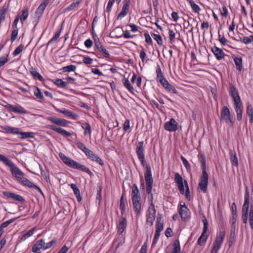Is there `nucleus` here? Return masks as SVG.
Listing matches in <instances>:
<instances>
[{
  "label": "nucleus",
  "mask_w": 253,
  "mask_h": 253,
  "mask_svg": "<svg viewBox=\"0 0 253 253\" xmlns=\"http://www.w3.org/2000/svg\"><path fill=\"white\" fill-rule=\"evenodd\" d=\"M250 196V193L247 186L246 187L245 193L244 196V204L242 209V218L243 222L247 224L248 222L249 214V222L251 229H253V200L251 201L250 208L249 205Z\"/></svg>",
  "instance_id": "1"
},
{
  "label": "nucleus",
  "mask_w": 253,
  "mask_h": 253,
  "mask_svg": "<svg viewBox=\"0 0 253 253\" xmlns=\"http://www.w3.org/2000/svg\"><path fill=\"white\" fill-rule=\"evenodd\" d=\"M229 91L234 102L235 109L237 113V119L238 121H240L242 119L243 110L241 108V100L239 95L238 90L233 84L230 83Z\"/></svg>",
  "instance_id": "2"
},
{
  "label": "nucleus",
  "mask_w": 253,
  "mask_h": 253,
  "mask_svg": "<svg viewBox=\"0 0 253 253\" xmlns=\"http://www.w3.org/2000/svg\"><path fill=\"white\" fill-rule=\"evenodd\" d=\"M198 158L202 169V173L200 177V181L198 185V188L204 193H205L207 190L209 177L206 171V159L204 154L203 153L199 154Z\"/></svg>",
  "instance_id": "3"
},
{
  "label": "nucleus",
  "mask_w": 253,
  "mask_h": 253,
  "mask_svg": "<svg viewBox=\"0 0 253 253\" xmlns=\"http://www.w3.org/2000/svg\"><path fill=\"white\" fill-rule=\"evenodd\" d=\"M58 155L62 162L68 167L86 172L90 175L93 174L92 172L85 166L75 161L68 157H67L63 153L60 152L59 153Z\"/></svg>",
  "instance_id": "4"
},
{
  "label": "nucleus",
  "mask_w": 253,
  "mask_h": 253,
  "mask_svg": "<svg viewBox=\"0 0 253 253\" xmlns=\"http://www.w3.org/2000/svg\"><path fill=\"white\" fill-rule=\"evenodd\" d=\"M0 161L2 162L6 166L10 168V171L12 174L18 181H20L23 177L24 173L16 167L14 163L5 156L0 154Z\"/></svg>",
  "instance_id": "5"
},
{
  "label": "nucleus",
  "mask_w": 253,
  "mask_h": 253,
  "mask_svg": "<svg viewBox=\"0 0 253 253\" xmlns=\"http://www.w3.org/2000/svg\"><path fill=\"white\" fill-rule=\"evenodd\" d=\"M146 171L144 173L145 179L146 181V190L147 194L151 193L152 189L153 179L152 175L151 168L150 166H145Z\"/></svg>",
  "instance_id": "6"
},
{
  "label": "nucleus",
  "mask_w": 253,
  "mask_h": 253,
  "mask_svg": "<svg viewBox=\"0 0 253 253\" xmlns=\"http://www.w3.org/2000/svg\"><path fill=\"white\" fill-rule=\"evenodd\" d=\"M143 141H139L136 144V153L138 158L143 167L147 166L145 158L144 149L143 148Z\"/></svg>",
  "instance_id": "7"
},
{
  "label": "nucleus",
  "mask_w": 253,
  "mask_h": 253,
  "mask_svg": "<svg viewBox=\"0 0 253 253\" xmlns=\"http://www.w3.org/2000/svg\"><path fill=\"white\" fill-rule=\"evenodd\" d=\"M4 106L9 111L19 114H25L28 113V111L27 110L19 105H18L17 106H14L10 104H7Z\"/></svg>",
  "instance_id": "8"
},
{
  "label": "nucleus",
  "mask_w": 253,
  "mask_h": 253,
  "mask_svg": "<svg viewBox=\"0 0 253 253\" xmlns=\"http://www.w3.org/2000/svg\"><path fill=\"white\" fill-rule=\"evenodd\" d=\"M164 128L169 132L175 131L178 129V123L173 118H171L169 121L165 123Z\"/></svg>",
  "instance_id": "9"
},
{
  "label": "nucleus",
  "mask_w": 253,
  "mask_h": 253,
  "mask_svg": "<svg viewBox=\"0 0 253 253\" xmlns=\"http://www.w3.org/2000/svg\"><path fill=\"white\" fill-rule=\"evenodd\" d=\"M179 213L183 221H185L190 217V211L189 209L185 206V204L180 205L179 210Z\"/></svg>",
  "instance_id": "10"
},
{
  "label": "nucleus",
  "mask_w": 253,
  "mask_h": 253,
  "mask_svg": "<svg viewBox=\"0 0 253 253\" xmlns=\"http://www.w3.org/2000/svg\"><path fill=\"white\" fill-rule=\"evenodd\" d=\"M46 119L58 126L64 127L67 126L69 123V122L65 119L56 117H48L46 118Z\"/></svg>",
  "instance_id": "11"
},
{
  "label": "nucleus",
  "mask_w": 253,
  "mask_h": 253,
  "mask_svg": "<svg viewBox=\"0 0 253 253\" xmlns=\"http://www.w3.org/2000/svg\"><path fill=\"white\" fill-rule=\"evenodd\" d=\"M211 51L213 53L215 57L218 60H221L224 59L226 54L221 48L217 47L216 45L211 48Z\"/></svg>",
  "instance_id": "12"
},
{
  "label": "nucleus",
  "mask_w": 253,
  "mask_h": 253,
  "mask_svg": "<svg viewBox=\"0 0 253 253\" xmlns=\"http://www.w3.org/2000/svg\"><path fill=\"white\" fill-rule=\"evenodd\" d=\"M130 0H123V6L122 7L121 11L119 13L118 15V18H122L126 15L128 13L129 2Z\"/></svg>",
  "instance_id": "13"
},
{
  "label": "nucleus",
  "mask_w": 253,
  "mask_h": 253,
  "mask_svg": "<svg viewBox=\"0 0 253 253\" xmlns=\"http://www.w3.org/2000/svg\"><path fill=\"white\" fill-rule=\"evenodd\" d=\"M3 194L5 197L10 199H13L16 201L20 202H23L25 201V199L22 196L16 194L14 193H12L9 191H4Z\"/></svg>",
  "instance_id": "14"
},
{
  "label": "nucleus",
  "mask_w": 253,
  "mask_h": 253,
  "mask_svg": "<svg viewBox=\"0 0 253 253\" xmlns=\"http://www.w3.org/2000/svg\"><path fill=\"white\" fill-rule=\"evenodd\" d=\"M40 249L45 250L44 241L43 239H40L36 241L32 247V251L34 253H41Z\"/></svg>",
  "instance_id": "15"
},
{
  "label": "nucleus",
  "mask_w": 253,
  "mask_h": 253,
  "mask_svg": "<svg viewBox=\"0 0 253 253\" xmlns=\"http://www.w3.org/2000/svg\"><path fill=\"white\" fill-rule=\"evenodd\" d=\"M46 127L52 129L64 136L70 137L71 136V133L70 132L66 131L62 128L57 127L55 126L48 125L46 126Z\"/></svg>",
  "instance_id": "16"
},
{
  "label": "nucleus",
  "mask_w": 253,
  "mask_h": 253,
  "mask_svg": "<svg viewBox=\"0 0 253 253\" xmlns=\"http://www.w3.org/2000/svg\"><path fill=\"white\" fill-rule=\"evenodd\" d=\"M230 112L227 106H223L221 111L220 121L224 122L227 120H230Z\"/></svg>",
  "instance_id": "17"
},
{
  "label": "nucleus",
  "mask_w": 253,
  "mask_h": 253,
  "mask_svg": "<svg viewBox=\"0 0 253 253\" xmlns=\"http://www.w3.org/2000/svg\"><path fill=\"white\" fill-rule=\"evenodd\" d=\"M20 182L25 186H28V187L30 188H33L35 189L42 195H43V192H42V190L40 189L39 187L35 185L34 183H33L30 180L27 179L26 178H23L22 179Z\"/></svg>",
  "instance_id": "18"
},
{
  "label": "nucleus",
  "mask_w": 253,
  "mask_h": 253,
  "mask_svg": "<svg viewBox=\"0 0 253 253\" xmlns=\"http://www.w3.org/2000/svg\"><path fill=\"white\" fill-rule=\"evenodd\" d=\"M58 112L62 113L64 114L65 116H67L72 119L76 120L77 118L78 117V115L71 111H70L68 109H56V110Z\"/></svg>",
  "instance_id": "19"
},
{
  "label": "nucleus",
  "mask_w": 253,
  "mask_h": 253,
  "mask_svg": "<svg viewBox=\"0 0 253 253\" xmlns=\"http://www.w3.org/2000/svg\"><path fill=\"white\" fill-rule=\"evenodd\" d=\"M141 199L132 200L134 211L137 215L141 213V205L140 203Z\"/></svg>",
  "instance_id": "20"
},
{
  "label": "nucleus",
  "mask_w": 253,
  "mask_h": 253,
  "mask_svg": "<svg viewBox=\"0 0 253 253\" xmlns=\"http://www.w3.org/2000/svg\"><path fill=\"white\" fill-rule=\"evenodd\" d=\"M127 225V220L124 217H122L119 224L117 226L118 233L119 234H121L123 233Z\"/></svg>",
  "instance_id": "21"
},
{
  "label": "nucleus",
  "mask_w": 253,
  "mask_h": 253,
  "mask_svg": "<svg viewBox=\"0 0 253 253\" xmlns=\"http://www.w3.org/2000/svg\"><path fill=\"white\" fill-rule=\"evenodd\" d=\"M156 218V212L147 211L146 212V224L152 226Z\"/></svg>",
  "instance_id": "22"
},
{
  "label": "nucleus",
  "mask_w": 253,
  "mask_h": 253,
  "mask_svg": "<svg viewBox=\"0 0 253 253\" xmlns=\"http://www.w3.org/2000/svg\"><path fill=\"white\" fill-rule=\"evenodd\" d=\"M85 155L92 161H95L97 163H98L100 165H103V163H102V160L99 158L98 156L95 155L92 151L90 150L89 149L87 151V152L85 153Z\"/></svg>",
  "instance_id": "23"
},
{
  "label": "nucleus",
  "mask_w": 253,
  "mask_h": 253,
  "mask_svg": "<svg viewBox=\"0 0 253 253\" xmlns=\"http://www.w3.org/2000/svg\"><path fill=\"white\" fill-rule=\"evenodd\" d=\"M163 227L164 221L163 217L161 214H159L157 217L156 228L155 232L161 233V232L163 230Z\"/></svg>",
  "instance_id": "24"
},
{
  "label": "nucleus",
  "mask_w": 253,
  "mask_h": 253,
  "mask_svg": "<svg viewBox=\"0 0 253 253\" xmlns=\"http://www.w3.org/2000/svg\"><path fill=\"white\" fill-rule=\"evenodd\" d=\"M82 0H73V2L64 9V12L73 10L75 8L79 6Z\"/></svg>",
  "instance_id": "25"
},
{
  "label": "nucleus",
  "mask_w": 253,
  "mask_h": 253,
  "mask_svg": "<svg viewBox=\"0 0 253 253\" xmlns=\"http://www.w3.org/2000/svg\"><path fill=\"white\" fill-rule=\"evenodd\" d=\"M30 72L31 75L33 76L35 79H37L39 80L40 81H43L44 80L42 76V75L37 71V70L31 67L30 69Z\"/></svg>",
  "instance_id": "26"
},
{
  "label": "nucleus",
  "mask_w": 253,
  "mask_h": 253,
  "mask_svg": "<svg viewBox=\"0 0 253 253\" xmlns=\"http://www.w3.org/2000/svg\"><path fill=\"white\" fill-rule=\"evenodd\" d=\"M52 82L58 87L64 88H67L69 85L68 82H64L62 79H56L53 80Z\"/></svg>",
  "instance_id": "27"
},
{
  "label": "nucleus",
  "mask_w": 253,
  "mask_h": 253,
  "mask_svg": "<svg viewBox=\"0 0 253 253\" xmlns=\"http://www.w3.org/2000/svg\"><path fill=\"white\" fill-rule=\"evenodd\" d=\"M237 70L241 71L243 69V61L240 56L235 57L233 58Z\"/></svg>",
  "instance_id": "28"
},
{
  "label": "nucleus",
  "mask_w": 253,
  "mask_h": 253,
  "mask_svg": "<svg viewBox=\"0 0 253 253\" xmlns=\"http://www.w3.org/2000/svg\"><path fill=\"white\" fill-rule=\"evenodd\" d=\"M141 199L139 194V190L136 184H134L132 187V200Z\"/></svg>",
  "instance_id": "29"
},
{
  "label": "nucleus",
  "mask_w": 253,
  "mask_h": 253,
  "mask_svg": "<svg viewBox=\"0 0 253 253\" xmlns=\"http://www.w3.org/2000/svg\"><path fill=\"white\" fill-rule=\"evenodd\" d=\"M203 223H204L203 231L202 234L201 235V236L200 237H202V239L204 240V242H206L207 240L208 237V235L207 234H206V233L208 229V222L206 219H205L203 220Z\"/></svg>",
  "instance_id": "30"
},
{
  "label": "nucleus",
  "mask_w": 253,
  "mask_h": 253,
  "mask_svg": "<svg viewBox=\"0 0 253 253\" xmlns=\"http://www.w3.org/2000/svg\"><path fill=\"white\" fill-rule=\"evenodd\" d=\"M156 73L157 74V78L160 83L166 79L164 76L163 75L160 66L159 64H157L156 69Z\"/></svg>",
  "instance_id": "31"
},
{
  "label": "nucleus",
  "mask_w": 253,
  "mask_h": 253,
  "mask_svg": "<svg viewBox=\"0 0 253 253\" xmlns=\"http://www.w3.org/2000/svg\"><path fill=\"white\" fill-rule=\"evenodd\" d=\"M36 229V228L35 227H33V228L29 230L27 233H26L25 234L23 235L22 236V237H21L20 241H25L29 237L32 236L33 235L34 232L35 231Z\"/></svg>",
  "instance_id": "32"
},
{
  "label": "nucleus",
  "mask_w": 253,
  "mask_h": 253,
  "mask_svg": "<svg viewBox=\"0 0 253 253\" xmlns=\"http://www.w3.org/2000/svg\"><path fill=\"white\" fill-rule=\"evenodd\" d=\"M230 159L233 166H237L238 165V159L236 155V153L234 151H230Z\"/></svg>",
  "instance_id": "33"
},
{
  "label": "nucleus",
  "mask_w": 253,
  "mask_h": 253,
  "mask_svg": "<svg viewBox=\"0 0 253 253\" xmlns=\"http://www.w3.org/2000/svg\"><path fill=\"white\" fill-rule=\"evenodd\" d=\"M21 135L20 138L22 139H25L27 138H34L35 133L32 132H20Z\"/></svg>",
  "instance_id": "34"
},
{
  "label": "nucleus",
  "mask_w": 253,
  "mask_h": 253,
  "mask_svg": "<svg viewBox=\"0 0 253 253\" xmlns=\"http://www.w3.org/2000/svg\"><path fill=\"white\" fill-rule=\"evenodd\" d=\"M151 35L154 40L157 42L158 45H161L163 44V40L160 35L151 33Z\"/></svg>",
  "instance_id": "35"
},
{
  "label": "nucleus",
  "mask_w": 253,
  "mask_h": 253,
  "mask_svg": "<svg viewBox=\"0 0 253 253\" xmlns=\"http://www.w3.org/2000/svg\"><path fill=\"white\" fill-rule=\"evenodd\" d=\"M173 245L174 248L172 253H180L181 249L179 240H175Z\"/></svg>",
  "instance_id": "36"
},
{
  "label": "nucleus",
  "mask_w": 253,
  "mask_h": 253,
  "mask_svg": "<svg viewBox=\"0 0 253 253\" xmlns=\"http://www.w3.org/2000/svg\"><path fill=\"white\" fill-rule=\"evenodd\" d=\"M46 6V4H44V3H42L37 8L36 10V14L38 15H41L43 13Z\"/></svg>",
  "instance_id": "37"
},
{
  "label": "nucleus",
  "mask_w": 253,
  "mask_h": 253,
  "mask_svg": "<svg viewBox=\"0 0 253 253\" xmlns=\"http://www.w3.org/2000/svg\"><path fill=\"white\" fill-rule=\"evenodd\" d=\"M77 69V66L74 65H70L62 68V70L63 72H70L74 71Z\"/></svg>",
  "instance_id": "38"
},
{
  "label": "nucleus",
  "mask_w": 253,
  "mask_h": 253,
  "mask_svg": "<svg viewBox=\"0 0 253 253\" xmlns=\"http://www.w3.org/2000/svg\"><path fill=\"white\" fill-rule=\"evenodd\" d=\"M124 85L131 93H134V88L127 79H126L124 82Z\"/></svg>",
  "instance_id": "39"
},
{
  "label": "nucleus",
  "mask_w": 253,
  "mask_h": 253,
  "mask_svg": "<svg viewBox=\"0 0 253 253\" xmlns=\"http://www.w3.org/2000/svg\"><path fill=\"white\" fill-rule=\"evenodd\" d=\"M225 232L223 231H220L218 233V234L217 235L216 237V239L215 241H216L217 243H219L221 244H222V242L223 241L224 238L225 237Z\"/></svg>",
  "instance_id": "40"
},
{
  "label": "nucleus",
  "mask_w": 253,
  "mask_h": 253,
  "mask_svg": "<svg viewBox=\"0 0 253 253\" xmlns=\"http://www.w3.org/2000/svg\"><path fill=\"white\" fill-rule=\"evenodd\" d=\"M82 126L83 129L85 130V131L84 132L85 135L86 134H90L91 131V127L88 123H84L82 124Z\"/></svg>",
  "instance_id": "41"
},
{
  "label": "nucleus",
  "mask_w": 253,
  "mask_h": 253,
  "mask_svg": "<svg viewBox=\"0 0 253 253\" xmlns=\"http://www.w3.org/2000/svg\"><path fill=\"white\" fill-rule=\"evenodd\" d=\"M19 218V216L17 217H15V218H11L8 220H7L4 222H3L1 224L0 226V227L2 229L3 228L7 227V226H8L10 223L13 222L14 221H15L17 219Z\"/></svg>",
  "instance_id": "42"
},
{
  "label": "nucleus",
  "mask_w": 253,
  "mask_h": 253,
  "mask_svg": "<svg viewBox=\"0 0 253 253\" xmlns=\"http://www.w3.org/2000/svg\"><path fill=\"white\" fill-rule=\"evenodd\" d=\"M174 180L175 182L176 183L177 185L184 183V181H183L182 176L178 173H175Z\"/></svg>",
  "instance_id": "43"
},
{
  "label": "nucleus",
  "mask_w": 253,
  "mask_h": 253,
  "mask_svg": "<svg viewBox=\"0 0 253 253\" xmlns=\"http://www.w3.org/2000/svg\"><path fill=\"white\" fill-rule=\"evenodd\" d=\"M28 9H25L22 10V14L20 17V21L22 23H23V22L27 18L28 16Z\"/></svg>",
  "instance_id": "44"
},
{
  "label": "nucleus",
  "mask_w": 253,
  "mask_h": 253,
  "mask_svg": "<svg viewBox=\"0 0 253 253\" xmlns=\"http://www.w3.org/2000/svg\"><path fill=\"white\" fill-rule=\"evenodd\" d=\"M34 95L38 98H39L41 100H43L44 99V97H43V95L42 94V93L41 90L40 89V88H39L38 87H35V89L34 91Z\"/></svg>",
  "instance_id": "45"
},
{
  "label": "nucleus",
  "mask_w": 253,
  "mask_h": 253,
  "mask_svg": "<svg viewBox=\"0 0 253 253\" xmlns=\"http://www.w3.org/2000/svg\"><path fill=\"white\" fill-rule=\"evenodd\" d=\"M62 30V28L57 32H56L54 36L48 42V44H51L55 42L59 38L60 36L61 31Z\"/></svg>",
  "instance_id": "46"
},
{
  "label": "nucleus",
  "mask_w": 253,
  "mask_h": 253,
  "mask_svg": "<svg viewBox=\"0 0 253 253\" xmlns=\"http://www.w3.org/2000/svg\"><path fill=\"white\" fill-rule=\"evenodd\" d=\"M184 185L185 186V187H186L185 197L188 200L190 201V192L187 181L186 180H184Z\"/></svg>",
  "instance_id": "47"
},
{
  "label": "nucleus",
  "mask_w": 253,
  "mask_h": 253,
  "mask_svg": "<svg viewBox=\"0 0 253 253\" xmlns=\"http://www.w3.org/2000/svg\"><path fill=\"white\" fill-rule=\"evenodd\" d=\"M167 91L172 93L173 94H177V91L176 88L170 84H169L166 87L164 88Z\"/></svg>",
  "instance_id": "48"
},
{
  "label": "nucleus",
  "mask_w": 253,
  "mask_h": 253,
  "mask_svg": "<svg viewBox=\"0 0 253 253\" xmlns=\"http://www.w3.org/2000/svg\"><path fill=\"white\" fill-rule=\"evenodd\" d=\"M5 129L8 132L12 133V134H19L20 132L19 131V129L16 127H13L10 126H7Z\"/></svg>",
  "instance_id": "49"
},
{
  "label": "nucleus",
  "mask_w": 253,
  "mask_h": 253,
  "mask_svg": "<svg viewBox=\"0 0 253 253\" xmlns=\"http://www.w3.org/2000/svg\"><path fill=\"white\" fill-rule=\"evenodd\" d=\"M24 45L20 44L13 51L12 54L14 56L18 55L24 49Z\"/></svg>",
  "instance_id": "50"
},
{
  "label": "nucleus",
  "mask_w": 253,
  "mask_h": 253,
  "mask_svg": "<svg viewBox=\"0 0 253 253\" xmlns=\"http://www.w3.org/2000/svg\"><path fill=\"white\" fill-rule=\"evenodd\" d=\"M180 158L187 171H189L191 169L188 161L182 156H181Z\"/></svg>",
  "instance_id": "51"
},
{
  "label": "nucleus",
  "mask_w": 253,
  "mask_h": 253,
  "mask_svg": "<svg viewBox=\"0 0 253 253\" xmlns=\"http://www.w3.org/2000/svg\"><path fill=\"white\" fill-rule=\"evenodd\" d=\"M76 144L77 146L80 149H81L82 151H83L85 154L87 152V151H88L89 150L82 142H78L76 143Z\"/></svg>",
  "instance_id": "52"
},
{
  "label": "nucleus",
  "mask_w": 253,
  "mask_h": 253,
  "mask_svg": "<svg viewBox=\"0 0 253 253\" xmlns=\"http://www.w3.org/2000/svg\"><path fill=\"white\" fill-rule=\"evenodd\" d=\"M18 33V29H14L12 31L10 40L12 42H14L17 38Z\"/></svg>",
  "instance_id": "53"
},
{
  "label": "nucleus",
  "mask_w": 253,
  "mask_h": 253,
  "mask_svg": "<svg viewBox=\"0 0 253 253\" xmlns=\"http://www.w3.org/2000/svg\"><path fill=\"white\" fill-rule=\"evenodd\" d=\"M8 61V54L0 57V68Z\"/></svg>",
  "instance_id": "54"
},
{
  "label": "nucleus",
  "mask_w": 253,
  "mask_h": 253,
  "mask_svg": "<svg viewBox=\"0 0 253 253\" xmlns=\"http://www.w3.org/2000/svg\"><path fill=\"white\" fill-rule=\"evenodd\" d=\"M247 114L248 116H253V108L250 103H248L247 106Z\"/></svg>",
  "instance_id": "55"
},
{
  "label": "nucleus",
  "mask_w": 253,
  "mask_h": 253,
  "mask_svg": "<svg viewBox=\"0 0 253 253\" xmlns=\"http://www.w3.org/2000/svg\"><path fill=\"white\" fill-rule=\"evenodd\" d=\"M56 243V240H52V241H51L50 242H48L47 243H45L44 242V249H45V250L50 248L53 245H54Z\"/></svg>",
  "instance_id": "56"
},
{
  "label": "nucleus",
  "mask_w": 253,
  "mask_h": 253,
  "mask_svg": "<svg viewBox=\"0 0 253 253\" xmlns=\"http://www.w3.org/2000/svg\"><path fill=\"white\" fill-rule=\"evenodd\" d=\"M144 36L145 37V42H146V43L149 45H151L153 43V42L151 38L150 37L148 33H145L144 34Z\"/></svg>",
  "instance_id": "57"
},
{
  "label": "nucleus",
  "mask_w": 253,
  "mask_h": 253,
  "mask_svg": "<svg viewBox=\"0 0 253 253\" xmlns=\"http://www.w3.org/2000/svg\"><path fill=\"white\" fill-rule=\"evenodd\" d=\"M160 236V233L155 232L154 237L152 242V246H155L156 244L158 242L159 237Z\"/></svg>",
  "instance_id": "58"
},
{
  "label": "nucleus",
  "mask_w": 253,
  "mask_h": 253,
  "mask_svg": "<svg viewBox=\"0 0 253 253\" xmlns=\"http://www.w3.org/2000/svg\"><path fill=\"white\" fill-rule=\"evenodd\" d=\"M70 186H71V188L73 189L74 194L76 195H79V193H80V191L79 189L77 187V185L75 184L72 183L70 185Z\"/></svg>",
  "instance_id": "59"
},
{
  "label": "nucleus",
  "mask_w": 253,
  "mask_h": 253,
  "mask_svg": "<svg viewBox=\"0 0 253 253\" xmlns=\"http://www.w3.org/2000/svg\"><path fill=\"white\" fill-rule=\"evenodd\" d=\"M241 41L246 44H250L252 43L251 38L250 37H244L243 39H241Z\"/></svg>",
  "instance_id": "60"
},
{
  "label": "nucleus",
  "mask_w": 253,
  "mask_h": 253,
  "mask_svg": "<svg viewBox=\"0 0 253 253\" xmlns=\"http://www.w3.org/2000/svg\"><path fill=\"white\" fill-rule=\"evenodd\" d=\"M98 50L104 54L105 57H109L110 54L109 52L103 46H102V48H100Z\"/></svg>",
  "instance_id": "61"
},
{
  "label": "nucleus",
  "mask_w": 253,
  "mask_h": 253,
  "mask_svg": "<svg viewBox=\"0 0 253 253\" xmlns=\"http://www.w3.org/2000/svg\"><path fill=\"white\" fill-rule=\"evenodd\" d=\"M93 60L88 56H84L83 62L87 65H90L92 63Z\"/></svg>",
  "instance_id": "62"
},
{
  "label": "nucleus",
  "mask_w": 253,
  "mask_h": 253,
  "mask_svg": "<svg viewBox=\"0 0 253 253\" xmlns=\"http://www.w3.org/2000/svg\"><path fill=\"white\" fill-rule=\"evenodd\" d=\"M19 19H20V16L19 15H17L13 22V24H12V28L13 29H18V28H17V24H18V22L19 20Z\"/></svg>",
  "instance_id": "63"
},
{
  "label": "nucleus",
  "mask_w": 253,
  "mask_h": 253,
  "mask_svg": "<svg viewBox=\"0 0 253 253\" xmlns=\"http://www.w3.org/2000/svg\"><path fill=\"white\" fill-rule=\"evenodd\" d=\"M191 7L193 9V10L197 13H198L201 10L200 7L195 3L192 5Z\"/></svg>",
  "instance_id": "64"
}]
</instances>
